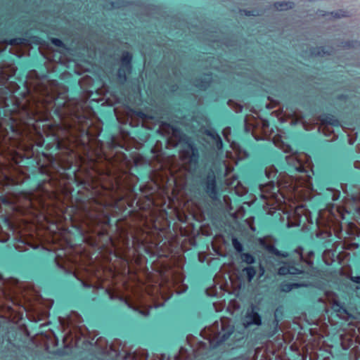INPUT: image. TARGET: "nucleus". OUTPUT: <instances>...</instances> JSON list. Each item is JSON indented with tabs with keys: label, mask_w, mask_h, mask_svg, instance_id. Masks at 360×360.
<instances>
[{
	"label": "nucleus",
	"mask_w": 360,
	"mask_h": 360,
	"mask_svg": "<svg viewBox=\"0 0 360 360\" xmlns=\"http://www.w3.org/2000/svg\"><path fill=\"white\" fill-rule=\"evenodd\" d=\"M243 272H245L248 277V281L250 282L256 274V271L253 266H247L243 269Z\"/></svg>",
	"instance_id": "18"
},
{
	"label": "nucleus",
	"mask_w": 360,
	"mask_h": 360,
	"mask_svg": "<svg viewBox=\"0 0 360 360\" xmlns=\"http://www.w3.org/2000/svg\"><path fill=\"white\" fill-rule=\"evenodd\" d=\"M307 286L304 283H282L281 284V290L284 292H288L291 291L294 288H298L300 287Z\"/></svg>",
	"instance_id": "14"
},
{
	"label": "nucleus",
	"mask_w": 360,
	"mask_h": 360,
	"mask_svg": "<svg viewBox=\"0 0 360 360\" xmlns=\"http://www.w3.org/2000/svg\"><path fill=\"white\" fill-rule=\"evenodd\" d=\"M243 12H244L245 15H256V14L254 13L253 11H248L245 10V11H243Z\"/></svg>",
	"instance_id": "33"
},
{
	"label": "nucleus",
	"mask_w": 360,
	"mask_h": 360,
	"mask_svg": "<svg viewBox=\"0 0 360 360\" xmlns=\"http://www.w3.org/2000/svg\"><path fill=\"white\" fill-rule=\"evenodd\" d=\"M323 259L327 265H331L338 259L335 250H326L323 253Z\"/></svg>",
	"instance_id": "9"
},
{
	"label": "nucleus",
	"mask_w": 360,
	"mask_h": 360,
	"mask_svg": "<svg viewBox=\"0 0 360 360\" xmlns=\"http://www.w3.org/2000/svg\"><path fill=\"white\" fill-rule=\"evenodd\" d=\"M342 335H339V341H340V340H341V339H342Z\"/></svg>",
	"instance_id": "41"
},
{
	"label": "nucleus",
	"mask_w": 360,
	"mask_h": 360,
	"mask_svg": "<svg viewBox=\"0 0 360 360\" xmlns=\"http://www.w3.org/2000/svg\"><path fill=\"white\" fill-rule=\"evenodd\" d=\"M285 160L287 163L292 166V167L300 172H305L304 167L303 164L302 163V160L300 159V157L297 155V154H293L292 155H287L285 157Z\"/></svg>",
	"instance_id": "7"
},
{
	"label": "nucleus",
	"mask_w": 360,
	"mask_h": 360,
	"mask_svg": "<svg viewBox=\"0 0 360 360\" xmlns=\"http://www.w3.org/2000/svg\"><path fill=\"white\" fill-rule=\"evenodd\" d=\"M340 188H341L342 190H344V189H345V186H344V184H340Z\"/></svg>",
	"instance_id": "40"
},
{
	"label": "nucleus",
	"mask_w": 360,
	"mask_h": 360,
	"mask_svg": "<svg viewBox=\"0 0 360 360\" xmlns=\"http://www.w3.org/2000/svg\"><path fill=\"white\" fill-rule=\"evenodd\" d=\"M359 45V42L357 41H341L339 39V49H350V48H356Z\"/></svg>",
	"instance_id": "17"
},
{
	"label": "nucleus",
	"mask_w": 360,
	"mask_h": 360,
	"mask_svg": "<svg viewBox=\"0 0 360 360\" xmlns=\"http://www.w3.org/2000/svg\"><path fill=\"white\" fill-rule=\"evenodd\" d=\"M266 249L269 252H271V253L274 254L275 255H276V254H279V250L277 248H276L275 246L273 245H267L266 246Z\"/></svg>",
	"instance_id": "25"
},
{
	"label": "nucleus",
	"mask_w": 360,
	"mask_h": 360,
	"mask_svg": "<svg viewBox=\"0 0 360 360\" xmlns=\"http://www.w3.org/2000/svg\"><path fill=\"white\" fill-rule=\"evenodd\" d=\"M338 274H339V276L343 274V270L342 268H339Z\"/></svg>",
	"instance_id": "38"
},
{
	"label": "nucleus",
	"mask_w": 360,
	"mask_h": 360,
	"mask_svg": "<svg viewBox=\"0 0 360 360\" xmlns=\"http://www.w3.org/2000/svg\"><path fill=\"white\" fill-rule=\"evenodd\" d=\"M277 170L273 166L269 169H266V174L269 178L274 177L276 174Z\"/></svg>",
	"instance_id": "23"
},
{
	"label": "nucleus",
	"mask_w": 360,
	"mask_h": 360,
	"mask_svg": "<svg viewBox=\"0 0 360 360\" xmlns=\"http://www.w3.org/2000/svg\"><path fill=\"white\" fill-rule=\"evenodd\" d=\"M321 301H323L326 304V312L329 313L330 309L333 310L331 315L335 314L338 315V300L335 293L331 291H326L325 292V297L321 298Z\"/></svg>",
	"instance_id": "3"
},
{
	"label": "nucleus",
	"mask_w": 360,
	"mask_h": 360,
	"mask_svg": "<svg viewBox=\"0 0 360 360\" xmlns=\"http://www.w3.org/2000/svg\"><path fill=\"white\" fill-rule=\"evenodd\" d=\"M350 15H351V14L349 11L339 9V14H338L339 18H342V17H349Z\"/></svg>",
	"instance_id": "26"
},
{
	"label": "nucleus",
	"mask_w": 360,
	"mask_h": 360,
	"mask_svg": "<svg viewBox=\"0 0 360 360\" xmlns=\"http://www.w3.org/2000/svg\"><path fill=\"white\" fill-rule=\"evenodd\" d=\"M52 41L55 45L58 46H61V44H62V41L58 39H53Z\"/></svg>",
	"instance_id": "32"
},
{
	"label": "nucleus",
	"mask_w": 360,
	"mask_h": 360,
	"mask_svg": "<svg viewBox=\"0 0 360 360\" xmlns=\"http://www.w3.org/2000/svg\"><path fill=\"white\" fill-rule=\"evenodd\" d=\"M129 72H128L126 70V68H123V67L120 66V68H119L118 72H117V76L121 82H124L127 79V77H126L127 73H129Z\"/></svg>",
	"instance_id": "21"
},
{
	"label": "nucleus",
	"mask_w": 360,
	"mask_h": 360,
	"mask_svg": "<svg viewBox=\"0 0 360 360\" xmlns=\"http://www.w3.org/2000/svg\"><path fill=\"white\" fill-rule=\"evenodd\" d=\"M289 254L287 252H281L279 250V254H276V256L282 257H288Z\"/></svg>",
	"instance_id": "31"
},
{
	"label": "nucleus",
	"mask_w": 360,
	"mask_h": 360,
	"mask_svg": "<svg viewBox=\"0 0 360 360\" xmlns=\"http://www.w3.org/2000/svg\"><path fill=\"white\" fill-rule=\"evenodd\" d=\"M262 196L263 198H266V196L264 195V194H262Z\"/></svg>",
	"instance_id": "45"
},
{
	"label": "nucleus",
	"mask_w": 360,
	"mask_h": 360,
	"mask_svg": "<svg viewBox=\"0 0 360 360\" xmlns=\"http://www.w3.org/2000/svg\"><path fill=\"white\" fill-rule=\"evenodd\" d=\"M274 323V330L269 333L268 334V337H272L273 335H274L277 332H278V321L275 319L273 322Z\"/></svg>",
	"instance_id": "24"
},
{
	"label": "nucleus",
	"mask_w": 360,
	"mask_h": 360,
	"mask_svg": "<svg viewBox=\"0 0 360 360\" xmlns=\"http://www.w3.org/2000/svg\"><path fill=\"white\" fill-rule=\"evenodd\" d=\"M232 245L237 252H241L243 251V245L236 238L232 239Z\"/></svg>",
	"instance_id": "22"
},
{
	"label": "nucleus",
	"mask_w": 360,
	"mask_h": 360,
	"mask_svg": "<svg viewBox=\"0 0 360 360\" xmlns=\"http://www.w3.org/2000/svg\"><path fill=\"white\" fill-rule=\"evenodd\" d=\"M338 233H339V240H340V239H341V233H342V226H341L340 222H339V231H338Z\"/></svg>",
	"instance_id": "34"
},
{
	"label": "nucleus",
	"mask_w": 360,
	"mask_h": 360,
	"mask_svg": "<svg viewBox=\"0 0 360 360\" xmlns=\"http://www.w3.org/2000/svg\"><path fill=\"white\" fill-rule=\"evenodd\" d=\"M322 122L326 124V126L323 128V131L326 134L328 132L333 131V127L336 125L337 120L327 116L325 119L322 120Z\"/></svg>",
	"instance_id": "12"
},
{
	"label": "nucleus",
	"mask_w": 360,
	"mask_h": 360,
	"mask_svg": "<svg viewBox=\"0 0 360 360\" xmlns=\"http://www.w3.org/2000/svg\"><path fill=\"white\" fill-rule=\"evenodd\" d=\"M233 326L230 323L228 319L216 321L209 328L212 337V344L219 345L226 341L233 333Z\"/></svg>",
	"instance_id": "1"
},
{
	"label": "nucleus",
	"mask_w": 360,
	"mask_h": 360,
	"mask_svg": "<svg viewBox=\"0 0 360 360\" xmlns=\"http://www.w3.org/2000/svg\"><path fill=\"white\" fill-rule=\"evenodd\" d=\"M342 207L340 205H339V212H338V214H339V219H345V217H344V214L342 213Z\"/></svg>",
	"instance_id": "29"
},
{
	"label": "nucleus",
	"mask_w": 360,
	"mask_h": 360,
	"mask_svg": "<svg viewBox=\"0 0 360 360\" xmlns=\"http://www.w3.org/2000/svg\"><path fill=\"white\" fill-rule=\"evenodd\" d=\"M338 307H339V311H340V309H341V306H340V304H339V305H338Z\"/></svg>",
	"instance_id": "43"
},
{
	"label": "nucleus",
	"mask_w": 360,
	"mask_h": 360,
	"mask_svg": "<svg viewBox=\"0 0 360 360\" xmlns=\"http://www.w3.org/2000/svg\"><path fill=\"white\" fill-rule=\"evenodd\" d=\"M212 81V77L210 75L206 74L203 75V78L197 79L195 82V86L201 89H205Z\"/></svg>",
	"instance_id": "11"
},
{
	"label": "nucleus",
	"mask_w": 360,
	"mask_h": 360,
	"mask_svg": "<svg viewBox=\"0 0 360 360\" xmlns=\"http://www.w3.org/2000/svg\"><path fill=\"white\" fill-rule=\"evenodd\" d=\"M122 6H123V4H120L119 2H113V1L111 2V7L112 8H120Z\"/></svg>",
	"instance_id": "30"
},
{
	"label": "nucleus",
	"mask_w": 360,
	"mask_h": 360,
	"mask_svg": "<svg viewBox=\"0 0 360 360\" xmlns=\"http://www.w3.org/2000/svg\"><path fill=\"white\" fill-rule=\"evenodd\" d=\"M276 188H277V186H276L274 183H273L271 181L269 184L263 185L261 187V191H262V193H264V192L268 193V192H269V193H271L272 194H274V193H276V191H274Z\"/></svg>",
	"instance_id": "19"
},
{
	"label": "nucleus",
	"mask_w": 360,
	"mask_h": 360,
	"mask_svg": "<svg viewBox=\"0 0 360 360\" xmlns=\"http://www.w3.org/2000/svg\"><path fill=\"white\" fill-rule=\"evenodd\" d=\"M181 158L184 161L196 163L198 159V150L191 144H188L181 153Z\"/></svg>",
	"instance_id": "6"
},
{
	"label": "nucleus",
	"mask_w": 360,
	"mask_h": 360,
	"mask_svg": "<svg viewBox=\"0 0 360 360\" xmlns=\"http://www.w3.org/2000/svg\"><path fill=\"white\" fill-rule=\"evenodd\" d=\"M338 193H339V198H340V191L339 190L338 191Z\"/></svg>",
	"instance_id": "44"
},
{
	"label": "nucleus",
	"mask_w": 360,
	"mask_h": 360,
	"mask_svg": "<svg viewBox=\"0 0 360 360\" xmlns=\"http://www.w3.org/2000/svg\"><path fill=\"white\" fill-rule=\"evenodd\" d=\"M338 259H339V264H341L342 262V252H339V257H338Z\"/></svg>",
	"instance_id": "36"
},
{
	"label": "nucleus",
	"mask_w": 360,
	"mask_h": 360,
	"mask_svg": "<svg viewBox=\"0 0 360 360\" xmlns=\"http://www.w3.org/2000/svg\"><path fill=\"white\" fill-rule=\"evenodd\" d=\"M132 56L129 52H124L122 53V56L121 58V66L123 68H126V70L128 72H131V60Z\"/></svg>",
	"instance_id": "13"
},
{
	"label": "nucleus",
	"mask_w": 360,
	"mask_h": 360,
	"mask_svg": "<svg viewBox=\"0 0 360 360\" xmlns=\"http://www.w3.org/2000/svg\"><path fill=\"white\" fill-rule=\"evenodd\" d=\"M274 8L278 11H286L292 8L294 4L291 1H280L274 4Z\"/></svg>",
	"instance_id": "15"
},
{
	"label": "nucleus",
	"mask_w": 360,
	"mask_h": 360,
	"mask_svg": "<svg viewBox=\"0 0 360 360\" xmlns=\"http://www.w3.org/2000/svg\"><path fill=\"white\" fill-rule=\"evenodd\" d=\"M231 129L229 127L224 128L222 131V134H223L224 138L226 139V141H227L228 142L230 143L231 147L234 150L238 152L239 155H242V153H244V155H246L245 152L243 150V149L241 148V147L239 146L238 143H237L234 141H232V142L230 141L229 136L231 134Z\"/></svg>",
	"instance_id": "8"
},
{
	"label": "nucleus",
	"mask_w": 360,
	"mask_h": 360,
	"mask_svg": "<svg viewBox=\"0 0 360 360\" xmlns=\"http://www.w3.org/2000/svg\"><path fill=\"white\" fill-rule=\"evenodd\" d=\"M340 243H341V241L339 240V243H338L339 246L340 245Z\"/></svg>",
	"instance_id": "46"
},
{
	"label": "nucleus",
	"mask_w": 360,
	"mask_h": 360,
	"mask_svg": "<svg viewBox=\"0 0 360 360\" xmlns=\"http://www.w3.org/2000/svg\"><path fill=\"white\" fill-rule=\"evenodd\" d=\"M338 98H339V101H340L342 99V96L339 94Z\"/></svg>",
	"instance_id": "42"
},
{
	"label": "nucleus",
	"mask_w": 360,
	"mask_h": 360,
	"mask_svg": "<svg viewBox=\"0 0 360 360\" xmlns=\"http://www.w3.org/2000/svg\"><path fill=\"white\" fill-rule=\"evenodd\" d=\"M205 191L212 199H216L217 192L216 189V178L214 173L207 174L205 180Z\"/></svg>",
	"instance_id": "5"
},
{
	"label": "nucleus",
	"mask_w": 360,
	"mask_h": 360,
	"mask_svg": "<svg viewBox=\"0 0 360 360\" xmlns=\"http://www.w3.org/2000/svg\"><path fill=\"white\" fill-rule=\"evenodd\" d=\"M240 258L243 262L248 264H252L255 262V257L250 253H242Z\"/></svg>",
	"instance_id": "20"
},
{
	"label": "nucleus",
	"mask_w": 360,
	"mask_h": 360,
	"mask_svg": "<svg viewBox=\"0 0 360 360\" xmlns=\"http://www.w3.org/2000/svg\"><path fill=\"white\" fill-rule=\"evenodd\" d=\"M139 312H140V314H141L142 315H143L145 316H148L149 314L148 310H147V311H140Z\"/></svg>",
	"instance_id": "35"
},
{
	"label": "nucleus",
	"mask_w": 360,
	"mask_h": 360,
	"mask_svg": "<svg viewBox=\"0 0 360 360\" xmlns=\"http://www.w3.org/2000/svg\"><path fill=\"white\" fill-rule=\"evenodd\" d=\"M205 134L209 136L213 141H214L216 147L218 150H221L223 147V143L221 137L218 133L214 129H207L205 131Z\"/></svg>",
	"instance_id": "10"
},
{
	"label": "nucleus",
	"mask_w": 360,
	"mask_h": 360,
	"mask_svg": "<svg viewBox=\"0 0 360 360\" xmlns=\"http://www.w3.org/2000/svg\"><path fill=\"white\" fill-rule=\"evenodd\" d=\"M243 325L245 328H248L252 326H261L262 318L259 314L255 307H251L246 311V314L243 320Z\"/></svg>",
	"instance_id": "2"
},
{
	"label": "nucleus",
	"mask_w": 360,
	"mask_h": 360,
	"mask_svg": "<svg viewBox=\"0 0 360 360\" xmlns=\"http://www.w3.org/2000/svg\"><path fill=\"white\" fill-rule=\"evenodd\" d=\"M302 249L301 248H299L295 250V252L297 253L300 254V255H302Z\"/></svg>",
	"instance_id": "37"
},
{
	"label": "nucleus",
	"mask_w": 360,
	"mask_h": 360,
	"mask_svg": "<svg viewBox=\"0 0 360 360\" xmlns=\"http://www.w3.org/2000/svg\"><path fill=\"white\" fill-rule=\"evenodd\" d=\"M351 281H353L354 283L360 284V276H352Z\"/></svg>",
	"instance_id": "28"
},
{
	"label": "nucleus",
	"mask_w": 360,
	"mask_h": 360,
	"mask_svg": "<svg viewBox=\"0 0 360 360\" xmlns=\"http://www.w3.org/2000/svg\"><path fill=\"white\" fill-rule=\"evenodd\" d=\"M279 264H281L277 271L279 276L297 275L302 273V270L295 266L292 262L281 261Z\"/></svg>",
	"instance_id": "4"
},
{
	"label": "nucleus",
	"mask_w": 360,
	"mask_h": 360,
	"mask_svg": "<svg viewBox=\"0 0 360 360\" xmlns=\"http://www.w3.org/2000/svg\"><path fill=\"white\" fill-rule=\"evenodd\" d=\"M352 198H353L354 202H356L359 200V198L357 196H352Z\"/></svg>",
	"instance_id": "39"
},
{
	"label": "nucleus",
	"mask_w": 360,
	"mask_h": 360,
	"mask_svg": "<svg viewBox=\"0 0 360 360\" xmlns=\"http://www.w3.org/2000/svg\"><path fill=\"white\" fill-rule=\"evenodd\" d=\"M22 39L20 38L12 39L10 40L9 44L11 45L19 44L21 43Z\"/></svg>",
	"instance_id": "27"
},
{
	"label": "nucleus",
	"mask_w": 360,
	"mask_h": 360,
	"mask_svg": "<svg viewBox=\"0 0 360 360\" xmlns=\"http://www.w3.org/2000/svg\"><path fill=\"white\" fill-rule=\"evenodd\" d=\"M345 212L348 214H352V219L356 221L358 224H360V205H356L352 210H347L345 208Z\"/></svg>",
	"instance_id": "16"
}]
</instances>
